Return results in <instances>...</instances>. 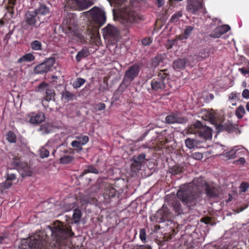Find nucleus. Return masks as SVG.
Returning a JSON list of instances; mask_svg holds the SVG:
<instances>
[{"mask_svg": "<svg viewBox=\"0 0 249 249\" xmlns=\"http://www.w3.org/2000/svg\"><path fill=\"white\" fill-rule=\"evenodd\" d=\"M245 112L244 107L242 106H240L236 108L235 114L238 119H241Z\"/></svg>", "mask_w": 249, "mask_h": 249, "instance_id": "e433bc0d", "label": "nucleus"}, {"mask_svg": "<svg viewBox=\"0 0 249 249\" xmlns=\"http://www.w3.org/2000/svg\"><path fill=\"white\" fill-rule=\"evenodd\" d=\"M29 247L31 249H46V243L41 239L40 235L36 234L31 238L29 243Z\"/></svg>", "mask_w": 249, "mask_h": 249, "instance_id": "2eb2a0df", "label": "nucleus"}, {"mask_svg": "<svg viewBox=\"0 0 249 249\" xmlns=\"http://www.w3.org/2000/svg\"><path fill=\"white\" fill-rule=\"evenodd\" d=\"M144 157H136V158H133L132 160L133 162L131 163V168L132 170H135L134 168L136 167V170H139L141 166L140 162V158L143 159Z\"/></svg>", "mask_w": 249, "mask_h": 249, "instance_id": "c756f323", "label": "nucleus"}, {"mask_svg": "<svg viewBox=\"0 0 249 249\" xmlns=\"http://www.w3.org/2000/svg\"><path fill=\"white\" fill-rule=\"evenodd\" d=\"M29 122L33 124H40L45 120V115L41 112L36 114L31 113L29 115Z\"/></svg>", "mask_w": 249, "mask_h": 249, "instance_id": "412c9836", "label": "nucleus"}, {"mask_svg": "<svg viewBox=\"0 0 249 249\" xmlns=\"http://www.w3.org/2000/svg\"><path fill=\"white\" fill-rule=\"evenodd\" d=\"M86 81V80L84 78H77L73 82L72 85L74 89H78L83 85L85 83Z\"/></svg>", "mask_w": 249, "mask_h": 249, "instance_id": "473e14b6", "label": "nucleus"}, {"mask_svg": "<svg viewBox=\"0 0 249 249\" xmlns=\"http://www.w3.org/2000/svg\"><path fill=\"white\" fill-rule=\"evenodd\" d=\"M55 62L54 57L46 59L43 62L36 65L34 69V72L36 74H43L52 70Z\"/></svg>", "mask_w": 249, "mask_h": 249, "instance_id": "9b49d317", "label": "nucleus"}, {"mask_svg": "<svg viewBox=\"0 0 249 249\" xmlns=\"http://www.w3.org/2000/svg\"><path fill=\"white\" fill-rule=\"evenodd\" d=\"M141 71L139 64L136 63L129 67L125 71L121 85L127 87L130 85L132 82L138 76Z\"/></svg>", "mask_w": 249, "mask_h": 249, "instance_id": "423d86ee", "label": "nucleus"}, {"mask_svg": "<svg viewBox=\"0 0 249 249\" xmlns=\"http://www.w3.org/2000/svg\"><path fill=\"white\" fill-rule=\"evenodd\" d=\"M30 46L32 50L35 51H41L42 50L41 42L37 40L31 42Z\"/></svg>", "mask_w": 249, "mask_h": 249, "instance_id": "2f4dec72", "label": "nucleus"}, {"mask_svg": "<svg viewBox=\"0 0 249 249\" xmlns=\"http://www.w3.org/2000/svg\"><path fill=\"white\" fill-rule=\"evenodd\" d=\"M6 137L7 141L11 143H15L16 142L17 136L15 134L11 131H9L7 132L6 135Z\"/></svg>", "mask_w": 249, "mask_h": 249, "instance_id": "72a5a7b5", "label": "nucleus"}, {"mask_svg": "<svg viewBox=\"0 0 249 249\" xmlns=\"http://www.w3.org/2000/svg\"><path fill=\"white\" fill-rule=\"evenodd\" d=\"M142 44L144 46L149 45L152 43V40L150 38L146 37L143 38L142 40Z\"/></svg>", "mask_w": 249, "mask_h": 249, "instance_id": "603ef678", "label": "nucleus"}, {"mask_svg": "<svg viewBox=\"0 0 249 249\" xmlns=\"http://www.w3.org/2000/svg\"><path fill=\"white\" fill-rule=\"evenodd\" d=\"M194 27L191 26H187L184 31V35L188 36L193 30Z\"/></svg>", "mask_w": 249, "mask_h": 249, "instance_id": "8fccbe9b", "label": "nucleus"}, {"mask_svg": "<svg viewBox=\"0 0 249 249\" xmlns=\"http://www.w3.org/2000/svg\"><path fill=\"white\" fill-rule=\"evenodd\" d=\"M44 22V20H41L40 17L34 10L28 11L25 15L24 21L21 23V26L24 30L28 29L29 26L36 28Z\"/></svg>", "mask_w": 249, "mask_h": 249, "instance_id": "39448f33", "label": "nucleus"}, {"mask_svg": "<svg viewBox=\"0 0 249 249\" xmlns=\"http://www.w3.org/2000/svg\"><path fill=\"white\" fill-rule=\"evenodd\" d=\"M35 59V56L31 53H28L20 57L18 61V63H21L24 62H31Z\"/></svg>", "mask_w": 249, "mask_h": 249, "instance_id": "bb28decb", "label": "nucleus"}, {"mask_svg": "<svg viewBox=\"0 0 249 249\" xmlns=\"http://www.w3.org/2000/svg\"><path fill=\"white\" fill-rule=\"evenodd\" d=\"M203 7L201 2L198 0H188L186 10L193 14H196L197 12Z\"/></svg>", "mask_w": 249, "mask_h": 249, "instance_id": "a211bd4d", "label": "nucleus"}, {"mask_svg": "<svg viewBox=\"0 0 249 249\" xmlns=\"http://www.w3.org/2000/svg\"><path fill=\"white\" fill-rule=\"evenodd\" d=\"M93 3L89 0H68L67 1L65 7L72 10L82 11L88 8Z\"/></svg>", "mask_w": 249, "mask_h": 249, "instance_id": "9d476101", "label": "nucleus"}, {"mask_svg": "<svg viewBox=\"0 0 249 249\" xmlns=\"http://www.w3.org/2000/svg\"><path fill=\"white\" fill-rule=\"evenodd\" d=\"M15 173H13L11 170H8L7 172V179L9 180H13L16 179Z\"/></svg>", "mask_w": 249, "mask_h": 249, "instance_id": "49530a36", "label": "nucleus"}, {"mask_svg": "<svg viewBox=\"0 0 249 249\" xmlns=\"http://www.w3.org/2000/svg\"><path fill=\"white\" fill-rule=\"evenodd\" d=\"M160 151H162V153L160 152L157 153V155H159V156H160L161 154L163 155H168L173 153H175V152H174L175 151L173 147H161V150Z\"/></svg>", "mask_w": 249, "mask_h": 249, "instance_id": "c9c22d12", "label": "nucleus"}, {"mask_svg": "<svg viewBox=\"0 0 249 249\" xmlns=\"http://www.w3.org/2000/svg\"><path fill=\"white\" fill-rule=\"evenodd\" d=\"M73 208V205L72 204H68L66 205V208H64V212H68L70 211L71 209Z\"/></svg>", "mask_w": 249, "mask_h": 249, "instance_id": "052dcab7", "label": "nucleus"}, {"mask_svg": "<svg viewBox=\"0 0 249 249\" xmlns=\"http://www.w3.org/2000/svg\"><path fill=\"white\" fill-rule=\"evenodd\" d=\"M82 213L80 209L79 208L74 209L72 214V220L73 221V222L75 224L79 223L82 217Z\"/></svg>", "mask_w": 249, "mask_h": 249, "instance_id": "cd10ccee", "label": "nucleus"}, {"mask_svg": "<svg viewBox=\"0 0 249 249\" xmlns=\"http://www.w3.org/2000/svg\"><path fill=\"white\" fill-rule=\"evenodd\" d=\"M8 243V239L3 237H0V248H4Z\"/></svg>", "mask_w": 249, "mask_h": 249, "instance_id": "09e8293b", "label": "nucleus"}, {"mask_svg": "<svg viewBox=\"0 0 249 249\" xmlns=\"http://www.w3.org/2000/svg\"><path fill=\"white\" fill-rule=\"evenodd\" d=\"M89 55V53L87 49H82L76 55L75 59L77 62H79L83 58H85Z\"/></svg>", "mask_w": 249, "mask_h": 249, "instance_id": "a878e982", "label": "nucleus"}, {"mask_svg": "<svg viewBox=\"0 0 249 249\" xmlns=\"http://www.w3.org/2000/svg\"><path fill=\"white\" fill-rule=\"evenodd\" d=\"M173 207L174 209L178 213H180L182 212V209L180 207V204L179 202H175Z\"/></svg>", "mask_w": 249, "mask_h": 249, "instance_id": "3c124183", "label": "nucleus"}, {"mask_svg": "<svg viewBox=\"0 0 249 249\" xmlns=\"http://www.w3.org/2000/svg\"><path fill=\"white\" fill-rule=\"evenodd\" d=\"M162 62V56L160 55H157L153 58L151 60V67L152 68H156L158 67L160 63Z\"/></svg>", "mask_w": 249, "mask_h": 249, "instance_id": "7c9ffc66", "label": "nucleus"}, {"mask_svg": "<svg viewBox=\"0 0 249 249\" xmlns=\"http://www.w3.org/2000/svg\"><path fill=\"white\" fill-rule=\"evenodd\" d=\"M48 84L45 82H42L38 86V89H45V95L44 99L47 101H51L55 95V92L53 89L48 87Z\"/></svg>", "mask_w": 249, "mask_h": 249, "instance_id": "f3484780", "label": "nucleus"}, {"mask_svg": "<svg viewBox=\"0 0 249 249\" xmlns=\"http://www.w3.org/2000/svg\"><path fill=\"white\" fill-rule=\"evenodd\" d=\"M34 11L38 16L40 17V16H46L50 12V9L45 4L39 3L38 7Z\"/></svg>", "mask_w": 249, "mask_h": 249, "instance_id": "393cba45", "label": "nucleus"}, {"mask_svg": "<svg viewBox=\"0 0 249 249\" xmlns=\"http://www.w3.org/2000/svg\"><path fill=\"white\" fill-rule=\"evenodd\" d=\"M73 160L72 157H61L60 159V161L63 164L69 163Z\"/></svg>", "mask_w": 249, "mask_h": 249, "instance_id": "37998d69", "label": "nucleus"}, {"mask_svg": "<svg viewBox=\"0 0 249 249\" xmlns=\"http://www.w3.org/2000/svg\"><path fill=\"white\" fill-rule=\"evenodd\" d=\"M103 35L106 40L111 43L114 44L119 39L120 32L118 29L109 24L102 29Z\"/></svg>", "mask_w": 249, "mask_h": 249, "instance_id": "1a4fd4ad", "label": "nucleus"}, {"mask_svg": "<svg viewBox=\"0 0 249 249\" xmlns=\"http://www.w3.org/2000/svg\"><path fill=\"white\" fill-rule=\"evenodd\" d=\"M12 164L18 168L22 177L31 176L33 173V168L20 158L16 157L13 158Z\"/></svg>", "mask_w": 249, "mask_h": 249, "instance_id": "6e6552de", "label": "nucleus"}, {"mask_svg": "<svg viewBox=\"0 0 249 249\" xmlns=\"http://www.w3.org/2000/svg\"><path fill=\"white\" fill-rule=\"evenodd\" d=\"M206 193L207 195L210 197H214L217 195V194L215 192V189L214 188L212 189L208 187H207L206 189Z\"/></svg>", "mask_w": 249, "mask_h": 249, "instance_id": "ea45409f", "label": "nucleus"}, {"mask_svg": "<svg viewBox=\"0 0 249 249\" xmlns=\"http://www.w3.org/2000/svg\"><path fill=\"white\" fill-rule=\"evenodd\" d=\"M239 71L244 75L249 74V68H242L239 69Z\"/></svg>", "mask_w": 249, "mask_h": 249, "instance_id": "6e6d98bb", "label": "nucleus"}, {"mask_svg": "<svg viewBox=\"0 0 249 249\" xmlns=\"http://www.w3.org/2000/svg\"><path fill=\"white\" fill-rule=\"evenodd\" d=\"M75 96L74 93H71L67 90L63 91L62 93V99L66 102H68L72 100Z\"/></svg>", "mask_w": 249, "mask_h": 249, "instance_id": "c85d7f7f", "label": "nucleus"}, {"mask_svg": "<svg viewBox=\"0 0 249 249\" xmlns=\"http://www.w3.org/2000/svg\"><path fill=\"white\" fill-rule=\"evenodd\" d=\"M106 106L103 103H100L97 105V107L98 110L101 111L106 108Z\"/></svg>", "mask_w": 249, "mask_h": 249, "instance_id": "5fc2aeb1", "label": "nucleus"}, {"mask_svg": "<svg viewBox=\"0 0 249 249\" xmlns=\"http://www.w3.org/2000/svg\"><path fill=\"white\" fill-rule=\"evenodd\" d=\"M73 152V149L68 148L64 144H61L57 147L56 149H53L52 155H54L55 153H56L59 156H66L65 154H71Z\"/></svg>", "mask_w": 249, "mask_h": 249, "instance_id": "4be33fe9", "label": "nucleus"}, {"mask_svg": "<svg viewBox=\"0 0 249 249\" xmlns=\"http://www.w3.org/2000/svg\"><path fill=\"white\" fill-rule=\"evenodd\" d=\"M230 29V26L228 25L218 26L210 34V36L214 38H218L228 32Z\"/></svg>", "mask_w": 249, "mask_h": 249, "instance_id": "6ab92c4d", "label": "nucleus"}, {"mask_svg": "<svg viewBox=\"0 0 249 249\" xmlns=\"http://www.w3.org/2000/svg\"><path fill=\"white\" fill-rule=\"evenodd\" d=\"M202 118L205 120L209 121L212 124L216 125V128L218 131H226L229 133L232 132L234 129V127L231 124L225 123L224 124H218L219 121L218 113L213 109L206 110L202 111Z\"/></svg>", "mask_w": 249, "mask_h": 249, "instance_id": "f03ea898", "label": "nucleus"}, {"mask_svg": "<svg viewBox=\"0 0 249 249\" xmlns=\"http://www.w3.org/2000/svg\"><path fill=\"white\" fill-rule=\"evenodd\" d=\"M83 14L90 20L91 24H93L96 29L100 28L106 21L105 12L99 7L94 6Z\"/></svg>", "mask_w": 249, "mask_h": 249, "instance_id": "7ed1b4c3", "label": "nucleus"}, {"mask_svg": "<svg viewBox=\"0 0 249 249\" xmlns=\"http://www.w3.org/2000/svg\"><path fill=\"white\" fill-rule=\"evenodd\" d=\"M17 0H8V4L5 6L7 13L5 14L2 19H0V25L2 26L4 24L3 19L9 21L11 18L15 17L14 7L16 4Z\"/></svg>", "mask_w": 249, "mask_h": 249, "instance_id": "ddd939ff", "label": "nucleus"}, {"mask_svg": "<svg viewBox=\"0 0 249 249\" xmlns=\"http://www.w3.org/2000/svg\"><path fill=\"white\" fill-rule=\"evenodd\" d=\"M197 125H198V128L196 133V135L205 141L212 138V132L210 127L203 126L200 122L197 124Z\"/></svg>", "mask_w": 249, "mask_h": 249, "instance_id": "4468645a", "label": "nucleus"}, {"mask_svg": "<svg viewBox=\"0 0 249 249\" xmlns=\"http://www.w3.org/2000/svg\"><path fill=\"white\" fill-rule=\"evenodd\" d=\"M63 24L67 26V28L69 31L73 30L72 27H74L75 24V19L73 15H69L63 21Z\"/></svg>", "mask_w": 249, "mask_h": 249, "instance_id": "b1692460", "label": "nucleus"}, {"mask_svg": "<svg viewBox=\"0 0 249 249\" xmlns=\"http://www.w3.org/2000/svg\"><path fill=\"white\" fill-rule=\"evenodd\" d=\"M178 197L188 207L190 206V203L194 199V196L191 193L190 188H182L177 192Z\"/></svg>", "mask_w": 249, "mask_h": 249, "instance_id": "f8f14e48", "label": "nucleus"}, {"mask_svg": "<svg viewBox=\"0 0 249 249\" xmlns=\"http://www.w3.org/2000/svg\"><path fill=\"white\" fill-rule=\"evenodd\" d=\"M77 139L80 142L81 145L85 144L89 140V137L86 135L77 137Z\"/></svg>", "mask_w": 249, "mask_h": 249, "instance_id": "79ce46f5", "label": "nucleus"}, {"mask_svg": "<svg viewBox=\"0 0 249 249\" xmlns=\"http://www.w3.org/2000/svg\"><path fill=\"white\" fill-rule=\"evenodd\" d=\"M73 234V233L69 226L63 225L62 224L55 226L52 231V235L56 242L64 240Z\"/></svg>", "mask_w": 249, "mask_h": 249, "instance_id": "0eeeda50", "label": "nucleus"}, {"mask_svg": "<svg viewBox=\"0 0 249 249\" xmlns=\"http://www.w3.org/2000/svg\"><path fill=\"white\" fill-rule=\"evenodd\" d=\"M201 221L207 224L210 223V219L209 217H203L201 219Z\"/></svg>", "mask_w": 249, "mask_h": 249, "instance_id": "680f3d73", "label": "nucleus"}, {"mask_svg": "<svg viewBox=\"0 0 249 249\" xmlns=\"http://www.w3.org/2000/svg\"><path fill=\"white\" fill-rule=\"evenodd\" d=\"M176 41L174 39L173 40H168L167 42V44L166 45V48L167 49H170L172 48L173 45L176 43Z\"/></svg>", "mask_w": 249, "mask_h": 249, "instance_id": "864d4df0", "label": "nucleus"}, {"mask_svg": "<svg viewBox=\"0 0 249 249\" xmlns=\"http://www.w3.org/2000/svg\"><path fill=\"white\" fill-rule=\"evenodd\" d=\"M140 238L142 242L145 243L146 241V234L145 229H142L140 231Z\"/></svg>", "mask_w": 249, "mask_h": 249, "instance_id": "a19ab883", "label": "nucleus"}, {"mask_svg": "<svg viewBox=\"0 0 249 249\" xmlns=\"http://www.w3.org/2000/svg\"><path fill=\"white\" fill-rule=\"evenodd\" d=\"M196 141L193 139L188 138L185 140L186 146L190 149L193 148L196 145Z\"/></svg>", "mask_w": 249, "mask_h": 249, "instance_id": "58836bf2", "label": "nucleus"}, {"mask_svg": "<svg viewBox=\"0 0 249 249\" xmlns=\"http://www.w3.org/2000/svg\"><path fill=\"white\" fill-rule=\"evenodd\" d=\"M209 53L208 52H206V53H204V55H203L202 53L201 54V56L204 58H207L209 56Z\"/></svg>", "mask_w": 249, "mask_h": 249, "instance_id": "338daca9", "label": "nucleus"}, {"mask_svg": "<svg viewBox=\"0 0 249 249\" xmlns=\"http://www.w3.org/2000/svg\"><path fill=\"white\" fill-rule=\"evenodd\" d=\"M13 31H10L6 34L3 39V43L5 45H7L8 43L9 39L11 38V35L13 34Z\"/></svg>", "mask_w": 249, "mask_h": 249, "instance_id": "a18cd8bd", "label": "nucleus"}, {"mask_svg": "<svg viewBox=\"0 0 249 249\" xmlns=\"http://www.w3.org/2000/svg\"><path fill=\"white\" fill-rule=\"evenodd\" d=\"M53 148L50 146L43 147L40 149V156H49L50 152L52 153Z\"/></svg>", "mask_w": 249, "mask_h": 249, "instance_id": "f704fd0d", "label": "nucleus"}, {"mask_svg": "<svg viewBox=\"0 0 249 249\" xmlns=\"http://www.w3.org/2000/svg\"><path fill=\"white\" fill-rule=\"evenodd\" d=\"M119 12L122 23L130 28L136 23L143 20L138 7L135 6V2H128L126 0H114Z\"/></svg>", "mask_w": 249, "mask_h": 249, "instance_id": "f257e3e1", "label": "nucleus"}, {"mask_svg": "<svg viewBox=\"0 0 249 249\" xmlns=\"http://www.w3.org/2000/svg\"><path fill=\"white\" fill-rule=\"evenodd\" d=\"M188 121L186 117L181 116L177 114H172L165 118V122L169 124H185Z\"/></svg>", "mask_w": 249, "mask_h": 249, "instance_id": "dca6fc26", "label": "nucleus"}, {"mask_svg": "<svg viewBox=\"0 0 249 249\" xmlns=\"http://www.w3.org/2000/svg\"><path fill=\"white\" fill-rule=\"evenodd\" d=\"M245 162V160L244 158H241L239 160L236 161V163L238 164H243Z\"/></svg>", "mask_w": 249, "mask_h": 249, "instance_id": "e2e57ef3", "label": "nucleus"}, {"mask_svg": "<svg viewBox=\"0 0 249 249\" xmlns=\"http://www.w3.org/2000/svg\"><path fill=\"white\" fill-rule=\"evenodd\" d=\"M71 146L74 148H76L78 150L82 149V145L79 141H73L71 143Z\"/></svg>", "mask_w": 249, "mask_h": 249, "instance_id": "c03bdc74", "label": "nucleus"}, {"mask_svg": "<svg viewBox=\"0 0 249 249\" xmlns=\"http://www.w3.org/2000/svg\"><path fill=\"white\" fill-rule=\"evenodd\" d=\"M157 73V76L151 80L150 84L153 91L160 92L165 89L170 75L167 69L160 70Z\"/></svg>", "mask_w": 249, "mask_h": 249, "instance_id": "20e7f679", "label": "nucleus"}, {"mask_svg": "<svg viewBox=\"0 0 249 249\" xmlns=\"http://www.w3.org/2000/svg\"><path fill=\"white\" fill-rule=\"evenodd\" d=\"M87 171L89 173H92L94 174H98V173L97 170L92 167H89L88 168Z\"/></svg>", "mask_w": 249, "mask_h": 249, "instance_id": "bf43d9fd", "label": "nucleus"}, {"mask_svg": "<svg viewBox=\"0 0 249 249\" xmlns=\"http://www.w3.org/2000/svg\"><path fill=\"white\" fill-rule=\"evenodd\" d=\"M242 96L245 98H249V90L245 89L243 91Z\"/></svg>", "mask_w": 249, "mask_h": 249, "instance_id": "4d7b16f0", "label": "nucleus"}, {"mask_svg": "<svg viewBox=\"0 0 249 249\" xmlns=\"http://www.w3.org/2000/svg\"><path fill=\"white\" fill-rule=\"evenodd\" d=\"M187 60L186 58H178L175 60L173 64V67L176 71L184 69Z\"/></svg>", "mask_w": 249, "mask_h": 249, "instance_id": "5701e85b", "label": "nucleus"}, {"mask_svg": "<svg viewBox=\"0 0 249 249\" xmlns=\"http://www.w3.org/2000/svg\"><path fill=\"white\" fill-rule=\"evenodd\" d=\"M248 154V151L245 147L242 146H234L229 151L226 153L225 156H246Z\"/></svg>", "mask_w": 249, "mask_h": 249, "instance_id": "aec40b11", "label": "nucleus"}, {"mask_svg": "<svg viewBox=\"0 0 249 249\" xmlns=\"http://www.w3.org/2000/svg\"><path fill=\"white\" fill-rule=\"evenodd\" d=\"M182 16V13L181 11H179L175 13L171 18L170 21L171 22H177L179 18Z\"/></svg>", "mask_w": 249, "mask_h": 249, "instance_id": "4c0bfd02", "label": "nucleus"}, {"mask_svg": "<svg viewBox=\"0 0 249 249\" xmlns=\"http://www.w3.org/2000/svg\"><path fill=\"white\" fill-rule=\"evenodd\" d=\"M162 0H157L159 7H160L163 5V3H162Z\"/></svg>", "mask_w": 249, "mask_h": 249, "instance_id": "774afa93", "label": "nucleus"}, {"mask_svg": "<svg viewBox=\"0 0 249 249\" xmlns=\"http://www.w3.org/2000/svg\"><path fill=\"white\" fill-rule=\"evenodd\" d=\"M148 134V131L147 132H145V133H144L142 136V137L139 138L138 140V141H142V140L147 136Z\"/></svg>", "mask_w": 249, "mask_h": 249, "instance_id": "0e129e2a", "label": "nucleus"}, {"mask_svg": "<svg viewBox=\"0 0 249 249\" xmlns=\"http://www.w3.org/2000/svg\"><path fill=\"white\" fill-rule=\"evenodd\" d=\"M12 185V183L11 182V180H7L5 181V182L3 183V186L5 188H8L10 187Z\"/></svg>", "mask_w": 249, "mask_h": 249, "instance_id": "13d9d810", "label": "nucleus"}, {"mask_svg": "<svg viewBox=\"0 0 249 249\" xmlns=\"http://www.w3.org/2000/svg\"><path fill=\"white\" fill-rule=\"evenodd\" d=\"M249 187V184L246 183H242L240 186V192H245Z\"/></svg>", "mask_w": 249, "mask_h": 249, "instance_id": "de8ad7c7", "label": "nucleus"}, {"mask_svg": "<svg viewBox=\"0 0 249 249\" xmlns=\"http://www.w3.org/2000/svg\"><path fill=\"white\" fill-rule=\"evenodd\" d=\"M236 94L232 93L231 95L230 96L229 98L231 100L233 99L234 98L236 97Z\"/></svg>", "mask_w": 249, "mask_h": 249, "instance_id": "69168bd1", "label": "nucleus"}]
</instances>
